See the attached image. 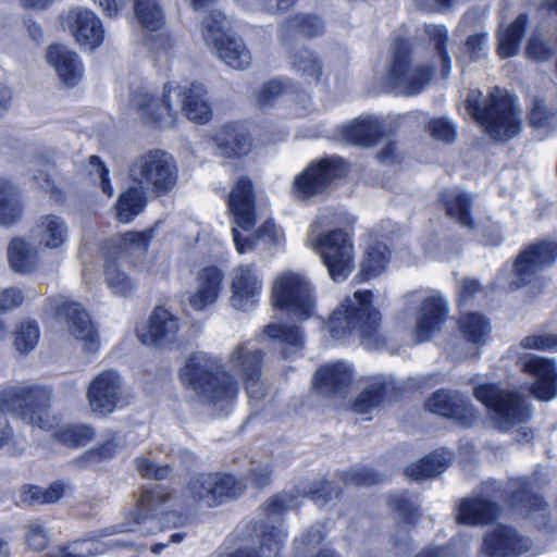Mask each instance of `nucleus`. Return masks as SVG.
I'll return each mask as SVG.
<instances>
[{"label": "nucleus", "mask_w": 557, "mask_h": 557, "mask_svg": "<svg viewBox=\"0 0 557 557\" xmlns=\"http://www.w3.org/2000/svg\"><path fill=\"white\" fill-rule=\"evenodd\" d=\"M425 408L461 425H470L476 419L474 407L458 392L438 389L426 399Z\"/></svg>", "instance_id": "obj_25"}, {"label": "nucleus", "mask_w": 557, "mask_h": 557, "mask_svg": "<svg viewBox=\"0 0 557 557\" xmlns=\"http://www.w3.org/2000/svg\"><path fill=\"white\" fill-rule=\"evenodd\" d=\"M220 153L225 157H240L250 151V139L239 125H227L216 136Z\"/></svg>", "instance_id": "obj_36"}, {"label": "nucleus", "mask_w": 557, "mask_h": 557, "mask_svg": "<svg viewBox=\"0 0 557 557\" xmlns=\"http://www.w3.org/2000/svg\"><path fill=\"white\" fill-rule=\"evenodd\" d=\"M249 11L264 12L271 15L283 14L288 11L296 0H236Z\"/></svg>", "instance_id": "obj_53"}, {"label": "nucleus", "mask_w": 557, "mask_h": 557, "mask_svg": "<svg viewBox=\"0 0 557 557\" xmlns=\"http://www.w3.org/2000/svg\"><path fill=\"white\" fill-rule=\"evenodd\" d=\"M271 296L274 307L299 319L314 315L315 292L308 277L300 272H280L272 282Z\"/></svg>", "instance_id": "obj_9"}, {"label": "nucleus", "mask_w": 557, "mask_h": 557, "mask_svg": "<svg viewBox=\"0 0 557 557\" xmlns=\"http://www.w3.org/2000/svg\"><path fill=\"white\" fill-rule=\"evenodd\" d=\"M457 330L462 339L478 350L490 342L492 325L478 312H462L457 320Z\"/></svg>", "instance_id": "obj_31"}, {"label": "nucleus", "mask_w": 557, "mask_h": 557, "mask_svg": "<svg viewBox=\"0 0 557 557\" xmlns=\"http://www.w3.org/2000/svg\"><path fill=\"white\" fill-rule=\"evenodd\" d=\"M352 380L350 364L337 361L320 367L313 377V384L322 393H337L344 391Z\"/></svg>", "instance_id": "obj_30"}, {"label": "nucleus", "mask_w": 557, "mask_h": 557, "mask_svg": "<svg viewBox=\"0 0 557 557\" xmlns=\"http://www.w3.org/2000/svg\"><path fill=\"white\" fill-rule=\"evenodd\" d=\"M347 171L346 163L339 158H326L318 163L309 165L295 178L294 194L300 199H306L322 193L335 178Z\"/></svg>", "instance_id": "obj_19"}, {"label": "nucleus", "mask_w": 557, "mask_h": 557, "mask_svg": "<svg viewBox=\"0 0 557 557\" xmlns=\"http://www.w3.org/2000/svg\"><path fill=\"white\" fill-rule=\"evenodd\" d=\"M8 259L12 270L18 273H28L37 264L36 251L20 237L12 239L9 244Z\"/></svg>", "instance_id": "obj_40"}, {"label": "nucleus", "mask_w": 557, "mask_h": 557, "mask_svg": "<svg viewBox=\"0 0 557 557\" xmlns=\"http://www.w3.org/2000/svg\"><path fill=\"white\" fill-rule=\"evenodd\" d=\"M47 62L55 70L59 79L67 87H75L84 76V66L76 52L62 45L48 47Z\"/></svg>", "instance_id": "obj_29"}, {"label": "nucleus", "mask_w": 557, "mask_h": 557, "mask_svg": "<svg viewBox=\"0 0 557 557\" xmlns=\"http://www.w3.org/2000/svg\"><path fill=\"white\" fill-rule=\"evenodd\" d=\"M47 311L65 319L70 333L83 344L86 351L95 352L98 350L99 338L96 327L79 304L71 301L65 296H58L48 301Z\"/></svg>", "instance_id": "obj_16"}, {"label": "nucleus", "mask_w": 557, "mask_h": 557, "mask_svg": "<svg viewBox=\"0 0 557 557\" xmlns=\"http://www.w3.org/2000/svg\"><path fill=\"white\" fill-rule=\"evenodd\" d=\"M530 122L537 128L554 127L557 125V111L553 112L542 100H535L530 111Z\"/></svg>", "instance_id": "obj_55"}, {"label": "nucleus", "mask_w": 557, "mask_h": 557, "mask_svg": "<svg viewBox=\"0 0 557 557\" xmlns=\"http://www.w3.org/2000/svg\"><path fill=\"white\" fill-rule=\"evenodd\" d=\"M180 320L168 309L158 307L147 321L136 329L137 337L143 345L161 347L176 341Z\"/></svg>", "instance_id": "obj_21"}, {"label": "nucleus", "mask_w": 557, "mask_h": 557, "mask_svg": "<svg viewBox=\"0 0 557 557\" xmlns=\"http://www.w3.org/2000/svg\"><path fill=\"white\" fill-rule=\"evenodd\" d=\"M137 468L143 476L156 480L166 479L172 472L169 466H159L150 458H139Z\"/></svg>", "instance_id": "obj_60"}, {"label": "nucleus", "mask_w": 557, "mask_h": 557, "mask_svg": "<svg viewBox=\"0 0 557 557\" xmlns=\"http://www.w3.org/2000/svg\"><path fill=\"white\" fill-rule=\"evenodd\" d=\"M39 337L40 332L36 322H21L15 330L14 348L21 355H28L37 346Z\"/></svg>", "instance_id": "obj_47"}, {"label": "nucleus", "mask_w": 557, "mask_h": 557, "mask_svg": "<svg viewBox=\"0 0 557 557\" xmlns=\"http://www.w3.org/2000/svg\"><path fill=\"white\" fill-rule=\"evenodd\" d=\"M425 33L431 41L434 42L437 55L442 62V76L447 78L451 70V60L446 49L448 30L444 25H428Z\"/></svg>", "instance_id": "obj_48"}, {"label": "nucleus", "mask_w": 557, "mask_h": 557, "mask_svg": "<svg viewBox=\"0 0 557 557\" xmlns=\"http://www.w3.org/2000/svg\"><path fill=\"white\" fill-rule=\"evenodd\" d=\"M449 313V304L437 290L417 289L403 297V308L397 321L406 323L411 315L414 318L413 334L417 343L430 341L440 333Z\"/></svg>", "instance_id": "obj_6"}, {"label": "nucleus", "mask_w": 557, "mask_h": 557, "mask_svg": "<svg viewBox=\"0 0 557 557\" xmlns=\"http://www.w3.org/2000/svg\"><path fill=\"white\" fill-rule=\"evenodd\" d=\"M381 133V123L372 116L359 117L341 127L339 134L343 140L359 146H373Z\"/></svg>", "instance_id": "obj_34"}, {"label": "nucleus", "mask_w": 557, "mask_h": 557, "mask_svg": "<svg viewBox=\"0 0 557 557\" xmlns=\"http://www.w3.org/2000/svg\"><path fill=\"white\" fill-rule=\"evenodd\" d=\"M297 504L288 495H278L264 503L262 510L267 521L261 522L259 531V550L239 549L231 557H278L287 537V530L281 516Z\"/></svg>", "instance_id": "obj_12"}, {"label": "nucleus", "mask_w": 557, "mask_h": 557, "mask_svg": "<svg viewBox=\"0 0 557 557\" xmlns=\"http://www.w3.org/2000/svg\"><path fill=\"white\" fill-rule=\"evenodd\" d=\"M35 237L40 246L59 249L69 239L67 223L57 214L42 215L36 225Z\"/></svg>", "instance_id": "obj_32"}, {"label": "nucleus", "mask_w": 557, "mask_h": 557, "mask_svg": "<svg viewBox=\"0 0 557 557\" xmlns=\"http://www.w3.org/2000/svg\"><path fill=\"white\" fill-rule=\"evenodd\" d=\"M263 354L250 343L236 346L223 367L220 361L206 352L190 356L181 369L183 384L193 391L198 400L223 410L233 403L238 394L239 383L246 385L251 399L264 396L260 382Z\"/></svg>", "instance_id": "obj_1"}, {"label": "nucleus", "mask_w": 557, "mask_h": 557, "mask_svg": "<svg viewBox=\"0 0 557 557\" xmlns=\"http://www.w3.org/2000/svg\"><path fill=\"white\" fill-rule=\"evenodd\" d=\"M521 346L528 349L557 352V334L530 335L522 339Z\"/></svg>", "instance_id": "obj_59"}, {"label": "nucleus", "mask_w": 557, "mask_h": 557, "mask_svg": "<svg viewBox=\"0 0 557 557\" xmlns=\"http://www.w3.org/2000/svg\"><path fill=\"white\" fill-rule=\"evenodd\" d=\"M138 23L148 32H157L164 25V13L159 0H134Z\"/></svg>", "instance_id": "obj_44"}, {"label": "nucleus", "mask_w": 557, "mask_h": 557, "mask_svg": "<svg viewBox=\"0 0 557 557\" xmlns=\"http://www.w3.org/2000/svg\"><path fill=\"white\" fill-rule=\"evenodd\" d=\"M527 21V15L520 14L510 24L500 26L497 51L503 59L511 58L518 53Z\"/></svg>", "instance_id": "obj_39"}, {"label": "nucleus", "mask_w": 557, "mask_h": 557, "mask_svg": "<svg viewBox=\"0 0 557 557\" xmlns=\"http://www.w3.org/2000/svg\"><path fill=\"white\" fill-rule=\"evenodd\" d=\"M285 89V83L275 78L264 84L257 94L259 104L269 106Z\"/></svg>", "instance_id": "obj_61"}, {"label": "nucleus", "mask_w": 557, "mask_h": 557, "mask_svg": "<svg viewBox=\"0 0 557 557\" xmlns=\"http://www.w3.org/2000/svg\"><path fill=\"white\" fill-rule=\"evenodd\" d=\"M186 493L195 503L214 507L228 498H235L242 493L239 482L227 474H200L190 481Z\"/></svg>", "instance_id": "obj_18"}, {"label": "nucleus", "mask_w": 557, "mask_h": 557, "mask_svg": "<svg viewBox=\"0 0 557 557\" xmlns=\"http://www.w3.org/2000/svg\"><path fill=\"white\" fill-rule=\"evenodd\" d=\"M129 107L147 124L159 127L173 125L178 111L188 120L201 124L212 116L206 90L197 83H169L164 86L162 98L156 97L148 84L136 83L131 87Z\"/></svg>", "instance_id": "obj_2"}, {"label": "nucleus", "mask_w": 557, "mask_h": 557, "mask_svg": "<svg viewBox=\"0 0 557 557\" xmlns=\"http://www.w3.org/2000/svg\"><path fill=\"white\" fill-rule=\"evenodd\" d=\"M89 174L96 176L100 181L101 189L108 197L113 195V187L111 186L108 178V170L104 168L101 160L91 156L89 158Z\"/></svg>", "instance_id": "obj_62"}, {"label": "nucleus", "mask_w": 557, "mask_h": 557, "mask_svg": "<svg viewBox=\"0 0 557 557\" xmlns=\"http://www.w3.org/2000/svg\"><path fill=\"white\" fill-rule=\"evenodd\" d=\"M51 391L42 385L21 382L0 391V411L11 412L27 423L41 429H52L48 414Z\"/></svg>", "instance_id": "obj_7"}, {"label": "nucleus", "mask_w": 557, "mask_h": 557, "mask_svg": "<svg viewBox=\"0 0 557 557\" xmlns=\"http://www.w3.org/2000/svg\"><path fill=\"white\" fill-rule=\"evenodd\" d=\"M521 369L534 379L530 393L541 401L557 397V364L554 359L528 355L521 360Z\"/></svg>", "instance_id": "obj_22"}, {"label": "nucleus", "mask_w": 557, "mask_h": 557, "mask_svg": "<svg viewBox=\"0 0 557 557\" xmlns=\"http://www.w3.org/2000/svg\"><path fill=\"white\" fill-rule=\"evenodd\" d=\"M428 131L435 139L450 144L456 138V127L446 117L432 119L428 124Z\"/></svg>", "instance_id": "obj_58"}, {"label": "nucleus", "mask_w": 557, "mask_h": 557, "mask_svg": "<svg viewBox=\"0 0 557 557\" xmlns=\"http://www.w3.org/2000/svg\"><path fill=\"white\" fill-rule=\"evenodd\" d=\"M386 389L385 379L381 375L372 376L369 379L367 386L354 400L351 408L356 413H367L376 408L383 398Z\"/></svg>", "instance_id": "obj_41"}, {"label": "nucleus", "mask_w": 557, "mask_h": 557, "mask_svg": "<svg viewBox=\"0 0 557 557\" xmlns=\"http://www.w3.org/2000/svg\"><path fill=\"white\" fill-rule=\"evenodd\" d=\"M432 76V66L412 63L407 41L395 42L387 70V82L394 91L406 96L417 95L429 85Z\"/></svg>", "instance_id": "obj_13"}, {"label": "nucleus", "mask_w": 557, "mask_h": 557, "mask_svg": "<svg viewBox=\"0 0 557 557\" xmlns=\"http://www.w3.org/2000/svg\"><path fill=\"white\" fill-rule=\"evenodd\" d=\"M107 284L113 294L128 296L135 288L134 281L121 271L115 263L107 267Z\"/></svg>", "instance_id": "obj_52"}, {"label": "nucleus", "mask_w": 557, "mask_h": 557, "mask_svg": "<svg viewBox=\"0 0 557 557\" xmlns=\"http://www.w3.org/2000/svg\"><path fill=\"white\" fill-rule=\"evenodd\" d=\"M228 22L219 11H211L202 21L201 32L205 44L227 66L246 70L251 64V54L239 38L227 33Z\"/></svg>", "instance_id": "obj_11"}, {"label": "nucleus", "mask_w": 557, "mask_h": 557, "mask_svg": "<svg viewBox=\"0 0 557 557\" xmlns=\"http://www.w3.org/2000/svg\"><path fill=\"white\" fill-rule=\"evenodd\" d=\"M26 542L32 549L41 550L47 546L49 535L40 523H33L28 527Z\"/></svg>", "instance_id": "obj_64"}, {"label": "nucleus", "mask_w": 557, "mask_h": 557, "mask_svg": "<svg viewBox=\"0 0 557 557\" xmlns=\"http://www.w3.org/2000/svg\"><path fill=\"white\" fill-rule=\"evenodd\" d=\"M442 200L450 218L465 227H473V221L470 216L472 202L470 195L459 188H447L442 193Z\"/></svg>", "instance_id": "obj_37"}, {"label": "nucleus", "mask_w": 557, "mask_h": 557, "mask_svg": "<svg viewBox=\"0 0 557 557\" xmlns=\"http://www.w3.org/2000/svg\"><path fill=\"white\" fill-rule=\"evenodd\" d=\"M232 237L239 255L257 249L278 250L285 245L283 230L272 221H267L250 236H244L236 227H233Z\"/></svg>", "instance_id": "obj_28"}, {"label": "nucleus", "mask_w": 557, "mask_h": 557, "mask_svg": "<svg viewBox=\"0 0 557 557\" xmlns=\"http://www.w3.org/2000/svg\"><path fill=\"white\" fill-rule=\"evenodd\" d=\"M475 398L493 412V420L500 431H508L530 418L527 400L496 384H483L474 388Z\"/></svg>", "instance_id": "obj_14"}, {"label": "nucleus", "mask_w": 557, "mask_h": 557, "mask_svg": "<svg viewBox=\"0 0 557 557\" xmlns=\"http://www.w3.org/2000/svg\"><path fill=\"white\" fill-rule=\"evenodd\" d=\"M224 281L223 271L215 265L201 268L195 276V286L189 293L187 305L197 312L206 311L220 298Z\"/></svg>", "instance_id": "obj_24"}, {"label": "nucleus", "mask_w": 557, "mask_h": 557, "mask_svg": "<svg viewBox=\"0 0 557 557\" xmlns=\"http://www.w3.org/2000/svg\"><path fill=\"white\" fill-rule=\"evenodd\" d=\"M329 214H321L307 234L306 246L320 256V259L334 282H344L355 269V251L348 233L342 230L321 232L322 227L335 224L327 221Z\"/></svg>", "instance_id": "obj_5"}, {"label": "nucleus", "mask_w": 557, "mask_h": 557, "mask_svg": "<svg viewBox=\"0 0 557 557\" xmlns=\"http://www.w3.org/2000/svg\"><path fill=\"white\" fill-rule=\"evenodd\" d=\"M23 202L18 187L0 178V226H12L22 218Z\"/></svg>", "instance_id": "obj_35"}, {"label": "nucleus", "mask_w": 557, "mask_h": 557, "mask_svg": "<svg viewBox=\"0 0 557 557\" xmlns=\"http://www.w3.org/2000/svg\"><path fill=\"white\" fill-rule=\"evenodd\" d=\"M65 492L62 483H53L47 488L32 486L24 492V500H32L38 504H50L59 500Z\"/></svg>", "instance_id": "obj_54"}, {"label": "nucleus", "mask_w": 557, "mask_h": 557, "mask_svg": "<svg viewBox=\"0 0 557 557\" xmlns=\"http://www.w3.org/2000/svg\"><path fill=\"white\" fill-rule=\"evenodd\" d=\"M129 175L141 189L164 195L175 187L178 169L170 153L154 149L140 154L133 162Z\"/></svg>", "instance_id": "obj_10"}, {"label": "nucleus", "mask_w": 557, "mask_h": 557, "mask_svg": "<svg viewBox=\"0 0 557 557\" xmlns=\"http://www.w3.org/2000/svg\"><path fill=\"white\" fill-rule=\"evenodd\" d=\"M172 496L164 486L156 485L141 492L136 508L131 511L125 523L112 525L99 531L90 539H84L73 542L64 553L65 557H91L107 553L116 547H126L127 543L104 539L117 533L140 532L150 533L153 528H141L150 520H154L166 513L171 507Z\"/></svg>", "instance_id": "obj_3"}, {"label": "nucleus", "mask_w": 557, "mask_h": 557, "mask_svg": "<svg viewBox=\"0 0 557 557\" xmlns=\"http://www.w3.org/2000/svg\"><path fill=\"white\" fill-rule=\"evenodd\" d=\"M487 33H479L469 36L466 42V50L472 61L480 60L487 54Z\"/></svg>", "instance_id": "obj_63"}, {"label": "nucleus", "mask_w": 557, "mask_h": 557, "mask_svg": "<svg viewBox=\"0 0 557 557\" xmlns=\"http://www.w3.org/2000/svg\"><path fill=\"white\" fill-rule=\"evenodd\" d=\"M120 447V441L115 435L109 436L106 441L100 443L96 448L87 451L84 456L86 462H98L111 459L115 456Z\"/></svg>", "instance_id": "obj_56"}, {"label": "nucleus", "mask_w": 557, "mask_h": 557, "mask_svg": "<svg viewBox=\"0 0 557 557\" xmlns=\"http://www.w3.org/2000/svg\"><path fill=\"white\" fill-rule=\"evenodd\" d=\"M231 306L249 311L260 301L263 289V272L253 264H239L231 271Z\"/></svg>", "instance_id": "obj_17"}, {"label": "nucleus", "mask_w": 557, "mask_h": 557, "mask_svg": "<svg viewBox=\"0 0 557 557\" xmlns=\"http://www.w3.org/2000/svg\"><path fill=\"white\" fill-rule=\"evenodd\" d=\"M146 206L144 189L128 188L120 195L115 209L116 218L121 223H129Z\"/></svg>", "instance_id": "obj_43"}, {"label": "nucleus", "mask_w": 557, "mask_h": 557, "mask_svg": "<svg viewBox=\"0 0 557 557\" xmlns=\"http://www.w3.org/2000/svg\"><path fill=\"white\" fill-rule=\"evenodd\" d=\"M532 543L509 527L498 525L485 536L483 553L488 557H518L530 553Z\"/></svg>", "instance_id": "obj_26"}, {"label": "nucleus", "mask_w": 557, "mask_h": 557, "mask_svg": "<svg viewBox=\"0 0 557 557\" xmlns=\"http://www.w3.org/2000/svg\"><path fill=\"white\" fill-rule=\"evenodd\" d=\"M557 257V244L543 242L522 251L513 265L499 272L496 284L503 289L520 287L531 282L535 274L554 262Z\"/></svg>", "instance_id": "obj_15"}, {"label": "nucleus", "mask_w": 557, "mask_h": 557, "mask_svg": "<svg viewBox=\"0 0 557 557\" xmlns=\"http://www.w3.org/2000/svg\"><path fill=\"white\" fill-rule=\"evenodd\" d=\"M293 69L306 82H318L322 75V64L320 60L309 50H300L292 57Z\"/></svg>", "instance_id": "obj_46"}, {"label": "nucleus", "mask_w": 557, "mask_h": 557, "mask_svg": "<svg viewBox=\"0 0 557 557\" xmlns=\"http://www.w3.org/2000/svg\"><path fill=\"white\" fill-rule=\"evenodd\" d=\"M265 335L275 339L283 348V356L288 357L296 352L304 344V337L299 330L294 326H285L277 323L269 324L265 329Z\"/></svg>", "instance_id": "obj_45"}, {"label": "nucleus", "mask_w": 557, "mask_h": 557, "mask_svg": "<svg viewBox=\"0 0 557 557\" xmlns=\"http://www.w3.org/2000/svg\"><path fill=\"white\" fill-rule=\"evenodd\" d=\"M381 323L382 314L372 304V293L357 290L334 309L327 329L335 339L356 336L366 348L379 349L383 346Z\"/></svg>", "instance_id": "obj_4"}, {"label": "nucleus", "mask_w": 557, "mask_h": 557, "mask_svg": "<svg viewBox=\"0 0 557 557\" xmlns=\"http://www.w3.org/2000/svg\"><path fill=\"white\" fill-rule=\"evenodd\" d=\"M468 103L474 119L492 139L507 141L519 134L521 114L506 90L495 87L484 108L478 107L470 96Z\"/></svg>", "instance_id": "obj_8"}, {"label": "nucleus", "mask_w": 557, "mask_h": 557, "mask_svg": "<svg viewBox=\"0 0 557 557\" xmlns=\"http://www.w3.org/2000/svg\"><path fill=\"white\" fill-rule=\"evenodd\" d=\"M86 397L90 410L99 416H108L123 406L122 380L113 370L99 373L88 385Z\"/></svg>", "instance_id": "obj_20"}, {"label": "nucleus", "mask_w": 557, "mask_h": 557, "mask_svg": "<svg viewBox=\"0 0 557 557\" xmlns=\"http://www.w3.org/2000/svg\"><path fill=\"white\" fill-rule=\"evenodd\" d=\"M388 261L387 247L382 243H374L366 249L360 262V273L366 280L377 276L386 269Z\"/></svg>", "instance_id": "obj_42"}, {"label": "nucleus", "mask_w": 557, "mask_h": 557, "mask_svg": "<svg viewBox=\"0 0 557 557\" xmlns=\"http://www.w3.org/2000/svg\"><path fill=\"white\" fill-rule=\"evenodd\" d=\"M63 27L82 47L95 49L104 39L101 20L92 11L82 8L70 10L63 17Z\"/></svg>", "instance_id": "obj_23"}, {"label": "nucleus", "mask_w": 557, "mask_h": 557, "mask_svg": "<svg viewBox=\"0 0 557 557\" xmlns=\"http://www.w3.org/2000/svg\"><path fill=\"white\" fill-rule=\"evenodd\" d=\"M227 208L236 228L249 231L256 224L253 188L249 178L236 181L227 198Z\"/></svg>", "instance_id": "obj_27"}, {"label": "nucleus", "mask_w": 557, "mask_h": 557, "mask_svg": "<svg viewBox=\"0 0 557 557\" xmlns=\"http://www.w3.org/2000/svg\"><path fill=\"white\" fill-rule=\"evenodd\" d=\"M299 32L305 36L313 37L322 34L323 22L320 17L309 14H297L283 26V32Z\"/></svg>", "instance_id": "obj_49"}, {"label": "nucleus", "mask_w": 557, "mask_h": 557, "mask_svg": "<svg viewBox=\"0 0 557 557\" xmlns=\"http://www.w3.org/2000/svg\"><path fill=\"white\" fill-rule=\"evenodd\" d=\"M497 512L495 504L481 498L467 499L460 504L458 521L469 525L484 524L494 519Z\"/></svg>", "instance_id": "obj_38"}, {"label": "nucleus", "mask_w": 557, "mask_h": 557, "mask_svg": "<svg viewBox=\"0 0 557 557\" xmlns=\"http://www.w3.org/2000/svg\"><path fill=\"white\" fill-rule=\"evenodd\" d=\"M453 461V454L445 448L437 449L406 468L405 474L412 481L421 482L444 472Z\"/></svg>", "instance_id": "obj_33"}, {"label": "nucleus", "mask_w": 557, "mask_h": 557, "mask_svg": "<svg viewBox=\"0 0 557 557\" xmlns=\"http://www.w3.org/2000/svg\"><path fill=\"white\" fill-rule=\"evenodd\" d=\"M151 231L148 232H127L121 238L123 250L127 253H141L147 250Z\"/></svg>", "instance_id": "obj_57"}, {"label": "nucleus", "mask_w": 557, "mask_h": 557, "mask_svg": "<svg viewBox=\"0 0 557 557\" xmlns=\"http://www.w3.org/2000/svg\"><path fill=\"white\" fill-rule=\"evenodd\" d=\"M94 434V429L85 424L63 425L55 432V436L70 446L85 445Z\"/></svg>", "instance_id": "obj_51"}, {"label": "nucleus", "mask_w": 557, "mask_h": 557, "mask_svg": "<svg viewBox=\"0 0 557 557\" xmlns=\"http://www.w3.org/2000/svg\"><path fill=\"white\" fill-rule=\"evenodd\" d=\"M557 46L543 37L541 33H533L528 40L527 57L536 62H545L554 57Z\"/></svg>", "instance_id": "obj_50"}]
</instances>
